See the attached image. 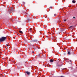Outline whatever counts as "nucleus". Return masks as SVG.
Segmentation results:
<instances>
[{
	"mask_svg": "<svg viewBox=\"0 0 77 77\" xmlns=\"http://www.w3.org/2000/svg\"><path fill=\"white\" fill-rule=\"evenodd\" d=\"M6 39V37H2V38H0V42H3V41H5Z\"/></svg>",
	"mask_w": 77,
	"mask_h": 77,
	"instance_id": "nucleus-1",
	"label": "nucleus"
},
{
	"mask_svg": "<svg viewBox=\"0 0 77 77\" xmlns=\"http://www.w3.org/2000/svg\"><path fill=\"white\" fill-rule=\"evenodd\" d=\"M57 65H58V66H62V64L61 65H58V64H57Z\"/></svg>",
	"mask_w": 77,
	"mask_h": 77,
	"instance_id": "nucleus-10",
	"label": "nucleus"
},
{
	"mask_svg": "<svg viewBox=\"0 0 77 77\" xmlns=\"http://www.w3.org/2000/svg\"><path fill=\"white\" fill-rule=\"evenodd\" d=\"M69 61H70V62H71V60H69Z\"/></svg>",
	"mask_w": 77,
	"mask_h": 77,
	"instance_id": "nucleus-17",
	"label": "nucleus"
},
{
	"mask_svg": "<svg viewBox=\"0 0 77 77\" xmlns=\"http://www.w3.org/2000/svg\"><path fill=\"white\" fill-rule=\"evenodd\" d=\"M60 77H63V76H60Z\"/></svg>",
	"mask_w": 77,
	"mask_h": 77,
	"instance_id": "nucleus-16",
	"label": "nucleus"
},
{
	"mask_svg": "<svg viewBox=\"0 0 77 77\" xmlns=\"http://www.w3.org/2000/svg\"><path fill=\"white\" fill-rule=\"evenodd\" d=\"M26 73L27 74V75H30V72L26 71Z\"/></svg>",
	"mask_w": 77,
	"mask_h": 77,
	"instance_id": "nucleus-2",
	"label": "nucleus"
},
{
	"mask_svg": "<svg viewBox=\"0 0 77 77\" xmlns=\"http://www.w3.org/2000/svg\"><path fill=\"white\" fill-rule=\"evenodd\" d=\"M72 27V26H71L69 27V28H71V27Z\"/></svg>",
	"mask_w": 77,
	"mask_h": 77,
	"instance_id": "nucleus-11",
	"label": "nucleus"
},
{
	"mask_svg": "<svg viewBox=\"0 0 77 77\" xmlns=\"http://www.w3.org/2000/svg\"><path fill=\"white\" fill-rule=\"evenodd\" d=\"M68 54L69 55L71 54V53L69 51H68Z\"/></svg>",
	"mask_w": 77,
	"mask_h": 77,
	"instance_id": "nucleus-8",
	"label": "nucleus"
},
{
	"mask_svg": "<svg viewBox=\"0 0 77 77\" xmlns=\"http://www.w3.org/2000/svg\"><path fill=\"white\" fill-rule=\"evenodd\" d=\"M34 42H37L38 41V40H34L33 41Z\"/></svg>",
	"mask_w": 77,
	"mask_h": 77,
	"instance_id": "nucleus-9",
	"label": "nucleus"
},
{
	"mask_svg": "<svg viewBox=\"0 0 77 77\" xmlns=\"http://www.w3.org/2000/svg\"><path fill=\"white\" fill-rule=\"evenodd\" d=\"M13 9V8H11L9 9H8V11L10 12H11L12 11V9Z\"/></svg>",
	"mask_w": 77,
	"mask_h": 77,
	"instance_id": "nucleus-3",
	"label": "nucleus"
},
{
	"mask_svg": "<svg viewBox=\"0 0 77 77\" xmlns=\"http://www.w3.org/2000/svg\"><path fill=\"white\" fill-rule=\"evenodd\" d=\"M72 3H75V0H73L72 1Z\"/></svg>",
	"mask_w": 77,
	"mask_h": 77,
	"instance_id": "nucleus-4",
	"label": "nucleus"
},
{
	"mask_svg": "<svg viewBox=\"0 0 77 77\" xmlns=\"http://www.w3.org/2000/svg\"><path fill=\"white\" fill-rule=\"evenodd\" d=\"M29 31L30 32H32V28L29 29Z\"/></svg>",
	"mask_w": 77,
	"mask_h": 77,
	"instance_id": "nucleus-6",
	"label": "nucleus"
},
{
	"mask_svg": "<svg viewBox=\"0 0 77 77\" xmlns=\"http://www.w3.org/2000/svg\"><path fill=\"white\" fill-rule=\"evenodd\" d=\"M6 46H7V47H9V46L8 44L6 45Z\"/></svg>",
	"mask_w": 77,
	"mask_h": 77,
	"instance_id": "nucleus-12",
	"label": "nucleus"
},
{
	"mask_svg": "<svg viewBox=\"0 0 77 77\" xmlns=\"http://www.w3.org/2000/svg\"><path fill=\"white\" fill-rule=\"evenodd\" d=\"M73 18H75V17H73Z\"/></svg>",
	"mask_w": 77,
	"mask_h": 77,
	"instance_id": "nucleus-15",
	"label": "nucleus"
},
{
	"mask_svg": "<svg viewBox=\"0 0 77 77\" xmlns=\"http://www.w3.org/2000/svg\"><path fill=\"white\" fill-rule=\"evenodd\" d=\"M54 16H56V14H54Z\"/></svg>",
	"mask_w": 77,
	"mask_h": 77,
	"instance_id": "nucleus-13",
	"label": "nucleus"
},
{
	"mask_svg": "<svg viewBox=\"0 0 77 77\" xmlns=\"http://www.w3.org/2000/svg\"><path fill=\"white\" fill-rule=\"evenodd\" d=\"M54 61L52 59L50 60V62H53Z\"/></svg>",
	"mask_w": 77,
	"mask_h": 77,
	"instance_id": "nucleus-5",
	"label": "nucleus"
},
{
	"mask_svg": "<svg viewBox=\"0 0 77 77\" xmlns=\"http://www.w3.org/2000/svg\"><path fill=\"white\" fill-rule=\"evenodd\" d=\"M66 20H64V21H66Z\"/></svg>",
	"mask_w": 77,
	"mask_h": 77,
	"instance_id": "nucleus-14",
	"label": "nucleus"
},
{
	"mask_svg": "<svg viewBox=\"0 0 77 77\" xmlns=\"http://www.w3.org/2000/svg\"><path fill=\"white\" fill-rule=\"evenodd\" d=\"M19 32H20V33H21V34H23V32L22 31L20 30L19 31Z\"/></svg>",
	"mask_w": 77,
	"mask_h": 77,
	"instance_id": "nucleus-7",
	"label": "nucleus"
}]
</instances>
